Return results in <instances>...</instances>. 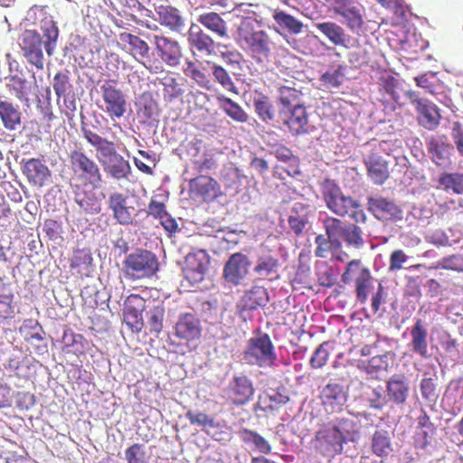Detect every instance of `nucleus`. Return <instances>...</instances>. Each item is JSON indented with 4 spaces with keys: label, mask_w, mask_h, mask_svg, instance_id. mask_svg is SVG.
<instances>
[{
    "label": "nucleus",
    "mask_w": 463,
    "mask_h": 463,
    "mask_svg": "<svg viewBox=\"0 0 463 463\" xmlns=\"http://www.w3.org/2000/svg\"><path fill=\"white\" fill-rule=\"evenodd\" d=\"M70 168L72 172L71 187L74 200L86 213H99L100 205L92 191H86L84 186L91 184L98 187L102 182L101 170L94 159L82 148H75L69 152Z\"/></svg>",
    "instance_id": "1"
},
{
    "label": "nucleus",
    "mask_w": 463,
    "mask_h": 463,
    "mask_svg": "<svg viewBox=\"0 0 463 463\" xmlns=\"http://www.w3.org/2000/svg\"><path fill=\"white\" fill-rule=\"evenodd\" d=\"M357 431V424L354 420L342 417L334 422L320 425L311 439V445L322 457L334 458L342 454L348 436Z\"/></svg>",
    "instance_id": "2"
},
{
    "label": "nucleus",
    "mask_w": 463,
    "mask_h": 463,
    "mask_svg": "<svg viewBox=\"0 0 463 463\" xmlns=\"http://www.w3.org/2000/svg\"><path fill=\"white\" fill-rule=\"evenodd\" d=\"M237 41L256 63L265 64L269 61L273 42L266 31L256 30L251 20H242L237 29Z\"/></svg>",
    "instance_id": "3"
},
{
    "label": "nucleus",
    "mask_w": 463,
    "mask_h": 463,
    "mask_svg": "<svg viewBox=\"0 0 463 463\" xmlns=\"http://www.w3.org/2000/svg\"><path fill=\"white\" fill-rule=\"evenodd\" d=\"M322 198L326 207L337 216H349L354 222H366L367 214L361 203L354 197L343 194L335 181H324Z\"/></svg>",
    "instance_id": "4"
},
{
    "label": "nucleus",
    "mask_w": 463,
    "mask_h": 463,
    "mask_svg": "<svg viewBox=\"0 0 463 463\" xmlns=\"http://www.w3.org/2000/svg\"><path fill=\"white\" fill-rule=\"evenodd\" d=\"M242 358L249 364H256L260 368L273 366L277 360L275 345L267 333H257L248 339Z\"/></svg>",
    "instance_id": "5"
},
{
    "label": "nucleus",
    "mask_w": 463,
    "mask_h": 463,
    "mask_svg": "<svg viewBox=\"0 0 463 463\" xmlns=\"http://www.w3.org/2000/svg\"><path fill=\"white\" fill-rule=\"evenodd\" d=\"M322 224L326 234H317L315 237V256L326 259L331 253L335 259L345 261L348 255L342 251L343 242L337 234V218L326 217L322 219Z\"/></svg>",
    "instance_id": "6"
},
{
    "label": "nucleus",
    "mask_w": 463,
    "mask_h": 463,
    "mask_svg": "<svg viewBox=\"0 0 463 463\" xmlns=\"http://www.w3.org/2000/svg\"><path fill=\"white\" fill-rule=\"evenodd\" d=\"M341 278L345 285H349L352 281L354 283L358 301L365 304L373 279L370 269L364 266L360 259H353L346 264Z\"/></svg>",
    "instance_id": "7"
},
{
    "label": "nucleus",
    "mask_w": 463,
    "mask_h": 463,
    "mask_svg": "<svg viewBox=\"0 0 463 463\" xmlns=\"http://www.w3.org/2000/svg\"><path fill=\"white\" fill-rule=\"evenodd\" d=\"M102 105L100 106L111 119L124 117L128 109V100L122 90L118 87V80H104L100 86Z\"/></svg>",
    "instance_id": "8"
},
{
    "label": "nucleus",
    "mask_w": 463,
    "mask_h": 463,
    "mask_svg": "<svg viewBox=\"0 0 463 463\" xmlns=\"http://www.w3.org/2000/svg\"><path fill=\"white\" fill-rule=\"evenodd\" d=\"M123 264L126 275L132 279L150 278L158 270L159 265L155 253L146 250L130 253Z\"/></svg>",
    "instance_id": "9"
},
{
    "label": "nucleus",
    "mask_w": 463,
    "mask_h": 463,
    "mask_svg": "<svg viewBox=\"0 0 463 463\" xmlns=\"http://www.w3.org/2000/svg\"><path fill=\"white\" fill-rule=\"evenodd\" d=\"M379 98L378 100L383 105L384 109L394 111L404 106L403 95L407 91L403 89V83L400 79L394 78L392 74H382L378 80Z\"/></svg>",
    "instance_id": "10"
},
{
    "label": "nucleus",
    "mask_w": 463,
    "mask_h": 463,
    "mask_svg": "<svg viewBox=\"0 0 463 463\" xmlns=\"http://www.w3.org/2000/svg\"><path fill=\"white\" fill-rule=\"evenodd\" d=\"M406 96L416 110V118L419 125L428 130L437 128L442 115L439 109L431 100L420 98L418 92L407 91Z\"/></svg>",
    "instance_id": "11"
},
{
    "label": "nucleus",
    "mask_w": 463,
    "mask_h": 463,
    "mask_svg": "<svg viewBox=\"0 0 463 463\" xmlns=\"http://www.w3.org/2000/svg\"><path fill=\"white\" fill-rule=\"evenodd\" d=\"M255 388L253 382L247 375H234L229 382L225 394L229 403L233 406H243L253 398Z\"/></svg>",
    "instance_id": "12"
},
{
    "label": "nucleus",
    "mask_w": 463,
    "mask_h": 463,
    "mask_svg": "<svg viewBox=\"0 0 463 463\" xmlns=\"http://www.w3.org/2000/svg\"><path fill=\"white\" fill-rule=\"evenodd\" d=\"M279 117L292 136L309 133V114L301 102H297L291 110H279Z\"/></svg>",
    "instance_id": "13"
},
{
    "label": "nucleus",
    "mask_w": 463,
    "mask_h": 463,
    "mask_svg": "<svg viewBox=\"0 0 463 463\" xmlns=\"http://www.w3.org/2000/svg\"><path fill=\"white\" fill-rule=\"evenodd\" d=\"M20 46L23 54L36 69L44 68V55L43 52V39L35 30H25L21 35Z\"/></svg>",
    "instance_id": "14"
},
{
    "label": "nucleus",
    "mask_w": 463,
    "mask_h": 463,
    "mask_svg": "<svg viewBox=\"0 0 463 463\" xmlns=\"http://www.w3.org/2000/svg\"><path fill=\"white\" fill-rule=\"evenodd\" d=\"M250 265L251 261L245 253H232L223 266L222 277L230 285H241L248 276Z\"/></svg>",
    "instance_id": "15"
},
{
    "label": "nucleus",
    "mask_w": 463,
    "mask_h": 463,
    "mask_svg": "<svg viewBox=\"0 0 463 463\" xmlns=\"http://www.w3.org/2000/svg\"><path fill=\"white\" fill-rule=\"evenodd\" d=\"M209 262V258L204 250L187 253L183 265V274L189 285L194 286L203 280Z\"/></svg>",
    "instance_id": "16"
},
{
    "label": "nucleus",
    "mask_w": 463,
    "mask_h": 463,
    "mask_svg": "<svg viewBox=\"0 0 463 463\" xmlns=\"http://www.w3.org/2000/svg\"><path fill=\"white\" fill-rule=\"evenodd\" d=\"M319 399L326 411L339 412L347 402L348 392L343 384L329 381L321 390Z\"/></svg>",
    "instance_id": "17"
},
{
    "label": "nucleus",
    "mask_w": 463,
    "mask_h": 463,
    "mask_svg": "<svg viewBox=\"0 0 463 463\" xmlns=\"http://www.w3.org/2000/svg\"><path fill=\"white\" fill-rule=\"evenodd\" d=\"M155 51L168 66H178L183 58L182 46L176 39L164 35L154 36Z\"/></svg>",
    "instance_id": "18"
},
{
    "label": "nucleus",
    "mask_w": 463,
    "mask_h": 463,
    "mask_svg": "<svg viewBox=\"0 0 463 463\" xmlns=\"http://www.w3.org/2000/svg\"><path fill=\"white\" fill-rule=\"evenodd\" d=\"M146 300L139 295L127 297L123 309V321L131 331L139 332L144 326L143 311Z\"/></svg>",
    "instance_id": "19"
},
{
    "label": "nucleus",
    "mask_w": 463,
    "mask_h": 463,
    "mask_svg": "<svg viewBox=\"0 0 463 463\" xmlns=\"http://www.w3.org/2000/svg\"><path fill=\"white\" fill-rule=\"evenodd\" d=\"M174 334L178 339L184 342H194L201 337L203 327L201 321L192 312L181 314L174 326Z\"/></svg>",
    "instance_id": "20"
},
{
    "label": "nucleus",
    "mask_w": 463,
    "mask_h": 463,
    "mask_svg": "<svg viewBox=\"0 0 463 463\" xmlns=\"http://www.w3.org/2000/svg\"><path fill=\"white\" fill-rule=\"evenodd\" d=\"M83 137L97 152V158L101 163L106 173L109 171V163L113 156L115 143L102 137L89 128H81Z\"/></svg>",
    "instance_id": "21"
},
{
    "label": "nucleus",
    "mask_w": 463,
    "mask_h": 463,
    "mask_svg": "<svg viewBox=\"0 0 463 463\" xmlns=\"http://www.w3.org/2000/svg\"><path fill=\"white\" fill-rule=\"evenodd\" d=\"M189 189L192 194L210 203L222 194L218 181L210 175H200L189 181Z\"/></svg>",
    "instance_id": "22"
},
{
    "label": "nucleus",
    "mask_w": 463,
    "mask_h": 463,
    "mask_svg": "<svg viewBox=\"0 0 463 463\" xmlns=\"http://www.w3.org/2000/svg\"><path fill=\"white\" fill-rule=\"evenodd\" d=\"M108 206L113 213V218L120 224L133 223L136 208L128 202V196L121 192H113L108 198Z\"/></svg>",
    "instance_id": "23"
},
{
    "label": "nucleus",
    "mask_w": 463,
    "mask_h": 463,
    "mask_svg": "<svg viewBox=\"0 0 463 463\" xmlns=\"http://www.w3.org/2000/svg\"><path fill=\"white\" fill-rule=\"evenodd\" d=\"M368 209L375 218L384 220V222H387V220L397 222V220L403 219L402 208L392 200L385 199V197H369Z\"/></svg>",
    "instance_id": "24"
},
{
    "label": "nucleus",
    "mask_w": 463,
    "mask_h": 463,
    "mask_svg": "<svg viewBox=\"0 0 463 463\" xmlns=\"http://www.w3.org/2000/svg\"><path fill=\"white\" fill-rule=\"evenodd\" d=\"M269 301V296L264 286H251L250 289L244 291L238 301L237 310L241 316H243L245 312L265 307Z\"/></svg>",
    "instance_id": "25"
},
{
    "label": "nucleus",
    "mask_w": 463,
    "mask_h": 463,
    "mask_svg": "<svg viewBox=\"0 0 463 463\" xmlns=\"http://www.w3.org/2000/svg\"><path fill=\"white\" fill-rule=\"evenodd\" d=\"M254 112L265 123H274L277 118V108L270 97L261 90H253L250 93Z\"/></svg>",
    "instance_id": "26"
},
{
    "label": "nucleus",
    "mask_w": 463,
    "mask_h": 463,
    "mask_svg": "<svg viewBox=\"0 0 463 463\" xmlns=\"http://www.w3.org/2000/svg\"><path fill=\"white\" fill-rule=\"evenodd\" d=\"M367 175L376 184H383L390 176L389 164L378 152H370L364 159Z\"/></svg>",
    "instance_id": "27"
},
{
    "label": "nucleus",
    "mask_w": 463,
    "mask_h": 463,
    "mask_svg": "<svg viewBox=\"0 0 463 463\" xmlns=\"http://www.w3.org/2000/svg\"><path fill=\"white\" fill-rule=\"evenodd\" d=\"M23 173L27 181L34 186H44L52 175L49 167L39 158L23 161Z\"/></svg>",
    "instance_id": "28"
},
{
    "label": "nucleus",
    "mask_w": 463,
    "mask_h": 463,
    "mask_svg": "<svg viewBox=\"0 0 463 463\" xmlns=\"http://www.w3.org/2000/svg\"><path fill=\"white\" fill-rule=\"evenodd\" d=\"M411 341L409 346L412 353L417 354L421 358H430L428 342V328L421 319H416L411 327Z\"/></svg>",
    "instance_id": "29"
},
{
    "label": "nucleus",
    "mask_w": 463,
    "mask_h": 463,
    "mask_svg": "<svg viewBox=\"0 0 463 463\" xmlns=\"http://www.w3.org/2000/svg\"><path fill=\"white\" fill-rule=\"evenodd\" d=\"M334 12L344 17L351 29L361 28L364 19L357 6L351 0H327Z\"/></svg>",
    "instance_id": "30"
},
{
    "label": "nucleus",
    "mask_w": 463,
    "mask_h": 463,
    "mask_svg": "<svg viewBox=\"0 0 463 463\" xmlns=\"http://www.w3.org/2000/svg\"><path fill=\"white\" fill-rule=\"evenodd\" d=\"M336 224L338 240L343 238L349 248L361 249L364 246L365 241L359 222L354 221V223H347L336 218Z\"/></svg>",
    "instance_id": "31"
},
{
    "label": "nucleus",
    "mask_w": 463,
    "mask_h": 463,
    "mask_svg": "<svg viewBox=\"0 0 463 463\" xmlns=\"http://www.w3.org/2000/svg\"><path fill=\"white\" fill-rule=\"evenodd\" d=\"M5 88L17 100L25 106H30V96L33 86L27 79L22 78L19 74H9L5 78Z\"/></svg>",
    "instance_id": "32"
},
{
    "label": "nucleus",
    "mask_w": 463,
    "mask_h": 463,
    "mask_svg": "<svg viewBox=\"0 0 463 463\" xmlns=\"http://www.w3.org/2000/svg\"><path fill=\"white\" fill-rule=\"evenodd\" d=\"M163 86V98L165 100L173 101L184 93V79L180 74L167 71L161 78L157 79Z\"/></svg>",
    "instance_id": "33"
},
{
    "label": "nucleus",
    "mask_w": 463,
    "mask_h": 463,
    "mask_svg": "<svg viewBox=\"0 0 463 463\" xmlns=\"http://www.w3.org/2000/svg\"><path fill=\"white\" fill-rule=\"evenodd\" d=\"M187 43L191 47L208 55L213 52L215 49L213 38L209 33H204L203 28L195 23H192L187 31Z\"/></svg>",
    "instance_id": "34"
},
{
    "label": "nucleus",
    "mask_w": 463,
    "mask_h": 463,
    "mask_svg": "<svg viewBox=\"0 0 463 463\" xmlns=\"http://www.w3.org/2000/svg\"><path fill=\"white\" fill-rule=\"evenodd\" d=\"M386 392L388 401H392L394 403H405L409 392L410 386L408 381L403 373H395L386 382Z\"/></svg>",
    "instance_id": "35"
},
{
    "label": "nucleus",
    "mask_w": 463,
    "mask_h": 463,
    "mask_svg": "<svg viewBox=\"0 0 463 463\" xmlns=\"http://www.w3.org/2000/svg\"><path fill=\"white\" fill-rule=\"evenodd\" d=\"M23 113L11 100H0V121L6 130H16L22 125Z\"/></svg>",
    "instance_id": "36"
},
{
    "label": "nucleus",
    "mask_w": 463,
    "mask_h": 463,
    "mask_svg": "<svg viewBox=\"0 0 463 463\" xmlns=\"http://www.w3.org/2000/svg\"><path fill=\"white\" fill-rule=\"evenodd\" d=\"M453 146L445 135L432 136L429 140V152L436 165H444L448 162Z\"/></svg>",
    "instance_id": "37"
},
{
    "label": "nucleus",
    "mask_w": 463,
    "mask_h": 463,
    "mask_svg": "<svg viewBox=\"0 0 463 463\" xmlns=\"http://www.w3.org/2000/svg\"><path fill=\"white\" fill-rule=\"evenodd\" d=\"M279 259L276 256L271 255V253H263L257 259L253 271L260 279L272 280V279L279 276Z\"/></svg>",
    "instance_id": "38"
},
{
    "label": "nucleus",
    "mask_w": 463,
    "mask_h": 463,
    "mask_svg": "<svg viewBox=\"0 0 463 463\" xmlns=\"http://www.w3.org/2000/svg\"><path fill=\"white\" fill-rule=\"evenodd\" d=\"M197 21L217 36L229 37L227 24L216 12H205L199 14Z\"/></svg>",
    "instance_id": "39"
},
{
    "label": "nucleus",
    "mask_w": 463,
    "mask_h": 463,
    "mask_svg": "<svg viewBox=\"0 0 463 463\" xmlns=\"http://www.w3.org/2000/svg\"><path fill=\"white\" fill-rule=\"evenodd\" d=\"M157 14L161 24L167 26L171 31L182 32L184 28V17L176 7L159 6Z\"/></svg>",
    "instance_id": "40"
},
{
    "label": "nucleus",
    "mask_w": 463,
    "mask_h": 463,
    "mask_svg": "<svg viewBox=\"0 0 463 463\" xmlns=\"http://www.w3.org/2000/svg\"><path fill=\"white\" fill-rule=\"evenodd\" d=\"M216 99L220 109L232 119L241 123L248 122L249 115L240 103L234 102L225 95H217Z\"/></svg>",
    "instance_id": "41"
},
{
    "label": "nucleus",
    "mask_w": 463,
    "mask_h": 463,
    "mask_svg": "<svg viewBox=\"0 0 463 463\" xmlns=\"http://www.w3.org/2000/svg\"><path fill=\"white\" fill-rule=\"evenodd\" d=\"M14 292L9 284L0 279V321L13 317L14 314Z\"/></svg>",
    "instance_id": "42"
},
{
    "label": "nucleus",
    "mask_w": 463,
    "mask_h": 463,
    "mask_svg": "<svg viewBox=\"0 0 463 463\" xmlns=\"http://www.w3.org/2000/svg\"><path fill=\"white\" fill-rule=\"evenodd\" d=\"M131 171L129 162L128 159H125L124 156H120L115 146L107 174L112 178L119 181V179H128Z\"/></svg>",
    "instance_id": "43"
},
{
    "label": "nucleus",
    "mask_w": 463,
    "mask_h": 463,
    "mask_svg": "<svg viewBox=\"0 0 463 463\" xmlns=\"http://www.w3.org/2000/svg\"><path fill=\"white\" fill-rule=\"evenodd\" d=\"M184 74L194 80L196 84L205 90H212L213 82L210 73L206 72L204 68L199 67L194 61H186L184 68Z\"/></svg>",
    "instance_id": "44"
},
{
    "label": "nucleus",
    "mask_w": 463,
    "mask_h": 463,
    "mask_svg": "<svg viewBox=\"0 0 463 463\" xmlns=\"http://www.w3.org/2000/svg\"><path fill=\"white\" fill-rule=\"evenodd\" d=\"M273 18L276 21L279 28L288 32V33L298 34L302 32L304 24L297 17L292 14H287L284 11H279L276 9L273 13Z\"/></svg>",
    "instance_id": "45"
},
{
    "label": "nucleus",
    "mask_w": 463,
    "mask_h": 463,
    "mask_svg": "<svg viewBox=\"0 0 463 463\" xmlns=\"http://www.w3.org/2000/svg\"><path fill=\"white\" fill-rule=\"evenodd\" d=\"M315 27L329 39L333 44L343 45L345 43V32L341 25L334 22L317 23Z\"/></svg>",
    "instance_id": "46"
},
{
    "label": "nucleus",
    "mask_w": 463,
    "mask_h": 463,
    "mask_svg": "<svg viewBox=\"0 0 463 463\" xmlns=\"http://www.w3.org/2000/svg\"><path fill=\"white\" fill-rule=\"evenodd\" d=\"M417 431L416 435L421 439V447H427L431 441L436 428L431 421L429 414L425 411H421L417 417Z\"/></svg>",
    "instance_id": "47"
},
{
    "label": "nucleus",
    "mask_w": 463,
    "mask_h": 463,
    "mask_svg": "<svg viewBox=\"0 0 463 463\" xmlns=\"http://www.w3.org/2000/svg\"><path fill=\"white\" fill-rule=\"evenodd\" d=\"M372 449L377 457L386 458L391 454L392 446L387 430H375L372 439Z\"/></svg>",
    "instance_id": "48"
},
{
    "label": "nucleus",
    "mask_w": 463,
    "mask_h": 463,
    "mask_svg": "<svg viewBox=\"0 0 463 463\" xmlns=\"http://www.w3.org/2000/svg\"><path fill=\"white\" fill-rule=\"evenodd\" d=\"M42 32L45 37L46 52L48 55H53L59 37V27L53 20H46L42 24Z\"/></svg>",
    "instance_id": "49"
},
{
    "label": "nucleus",
    "mask_w": 463,
    "mask_h": 463,
    "mask_svg": "<svg viewBox=\"0 0 463 463\" xmlns=\"http://www.w3.org/2000/svg\"><path fill=\"white\" fill-rule=\"evenodd\" d=\"M241 437L243 441L250 442L254 448L262 454H270L272 451V446L264 436H261L256 432V430L243 429L240 430Z\"/></svg>",
    "instance_id": "50"
},
{
    "label": "nucleus",
    "mask_w": 463,
    "mask_h": 463,
    "mask_svg": "<svg viewBox=\"0 0 463 463\" xmlns=\"http://www.w3.org/2000/svg\"><path fill=\"white\" fill-rule=\"evenodd\" d=\"M278 99L281 106L279 109H291L298 101L302 100V93L294 87L280 86Z\"/></svg>",
    "instance_id": "51"
},
{
    "label": "nucleus",
    "mask_w": 463,
    "mask_h": 463,
    "mask_svg": "<svg viewBox=\"0 0 463 463\" xmlns=\"http://www.w3.org/2000/svg\"><path fill=\"white\" fill-rule=\"evenodd\" d=\"M438 182L439 185L447 192L463 193V175L462 173H442Z\"/></svg>",
    "instance_id": "52"
},
{
    "label": "nucleus",
    "mask_w": 463,
    "mask_h": 463,
    "mask_svg": "<svg viewBox=\"0 0 463 463\" xmlns=\"http://www.w3.org/2000/svg\"><path fill=\"white\" fill-rule=\"evenodd\" d=\"M211 72L214 78V80L221 84L224 90H229L230 92L235 93L237 95L238 90L234 81H232L229 72H227L226 69L222 67V65H218V63L213 62L211 64Z\"/></svg>",
    "instance_id": "53"
},
{
    "label": "nucleus",
    "mask_w": 463,
    "mask_h": 463,
    "mask_svg": "<svg viewBox=\"0 0 463 463\" xmlns=\"http://www.w3.org/2000/svg\"><path fill=\"white\" fill-rule=\"evenodd\" d=\"M20 333L23 335L24 339L30 342V340H43V330L37 319H25L23 321L20 328Z\"/></svg>",
    "instance_id": "54"
},
{
    "label": "nucleus",
    "mask_w": 463,
    "mask_h": 463,
    "mask_svg": "<svg viewBox=\"0 0 463 463\" xmlns=\"http://www.w3.org/2000/svg\"><path fill=\"white\" fill-rule=\"evenodd\" d=\"M52 88L58 99L64 98L73 88L69 71L57 72L52 78Z\"/></svg>",
    "instance_id": "55"
},
{
    "label": "nucleus",
    "mask_w": 463,
    "mask_h": 463,
    "mask_svg": "<svg viewBox=\"0 0 463 463\" xmlns=\"http://www.w3.org/2000/svg\"><path fill=\"white\" fill-rule=\"evenodd\" d=\"M119 39L123 43H127L132 52L137 53L140 56H146L149 52V47L146 41L139 38V36L133 35V33H123L119 34Z\"/></svg>",
    "instance_id": "56"
},
{
    "label": "nucleus",
    "mask_w": 463,
    "mask_h": 463,
    "mask_svg": "<svg viewBox=\"0 0 463 463\" xmlns=\"http://www.w3.org/2000/svg\"><path fill=\"white\" fill-rule=\"evenodd\" d=\"M389 366V357L387 354H378L373 356L366 363H363L359 365L360 368L364 369L369 374H377L383 370H387Z\"/></svg>",
    "instance_id": "57"
},
{
    "label": "nucleus",
    "mask_w": 463,
    "mask_h": 463,
    "mask_svg": "<svg viewBox=\"0 0 463 463\" xmlns=\"http://www.w3.org/2000/svg\"><path fill=\"white\" fill-rule=\"evenodd\" d=\"M437 380V375L427 376V373H425L423 379H421L420 389L421 397L426 401H435V399L438 398Z\"/></svg>",
    "instance_id": "58"
},
{
    "label": "nucleus",
    "mask_w": 463,
    "mask_h": 463,
    "mask_svg": "<svg viewBox=\"0 0 463 463\" xmlns=\"http://www.w3.org/2000/svg\"><path fill=\"white\" fill-rule=\"evenodd\" d=\"M329 342L325 341L315 349L310 359L311 368L318 369L323 368L326 364L330 352L328 350Z\"/></svg>",
    "instance_id": "59"
},
{
    "label": "nucleus",
    "mask_w": 463,
    "mask_h": 463,
    "mask_svg": "<svg viewBox=\"0 0 463 463\" xmlns=\"http://www.w3.org/2000/svg\"><path fill=\"white\" fill-rule=\"evenodd\" d=\"M127 463H147L146 448L141 443H133L125 450Z\"/></svg>",
    "instance_id": "60"
},
{
    "label": "nucleus",
    "mask_w": 463,
    "mask_h": 463,
    "mask_svg": "<svg viewBox=\"0 0 463 463\" xmlns=\"http://www.w3.org/2000/svg\"><path fill=\"white\" fill-rule=\"evenodd\" d=\"M185 417L193 425L210 426L211 428H217L219 426L214 417L203 413V411H188L185 412Z\"/></svg>",
    "instance_id": "61"
},
{
    "label": "nucleus",
    "mask_w": 463,
    "mask_h": 463,
    "mask_svg": "<svg viewBox=\"0 0 463 463\" xmlns=\"http://www.w3.org/2000/svg\"><path fill=\"white\" fill-rule=\"evenodd\" d=\"M165 309L162 307H154L148 312V324L151 331L160 332L164 326Z\"/></svg>",
    "instance_id": "62"
},
{
    "label": "nucleus",
    "mask_w": 463,
    "mask_h": 463,
    "mask_svg": "<svg viewBox=\"0 0 463 463\" xmlns=\"http://www.w3.org/2000/svg\"><path fill=\"white\" fill-rule=\"evenodd\" d=\"M368 402L373 409H383L388 402V397L384 394L382 386L374 387L368 395Z\"/></svg>",
    "instance_id": "63"
},
{
    "label": "nucleus",
    "mask_w": 463,
    "mask_h": 463,
    "mask_svg": "<svg viewBox=\"0 0 463 463\" xmlns=\"http://www.w3.org/2000/svg\"><path fill=\"white\" fill-rule=\"evenodd\" d=\"M288 222L290 230L298 237V235H302L305 231L307 224V218L300 217V215L296 213L288 216Z\"/></svg>",
    "instance_id": "64"
}]
</instances>
